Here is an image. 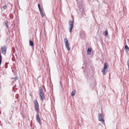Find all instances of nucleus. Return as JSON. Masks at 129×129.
<instances>
[{"label": "nucleus", "mask_w": 129, "mask_h": 129, "mask_svg": "<svg viewBox=\"0 0 129 129\" xmlns=\"http://www.w3.org/2000/svg\"><path fill=\"white\" fill-rule=\"evenodd\" d=\"M98 120L103 124H105V121L104 120V117L102 114H99L98 115Z\"/></svg>", "instance_id": "2"}, {"label": "nucleus", "mask_w": 129, "mask_h": 129, "mask_svg": "<svg viewBox=\"0 0 129 129\" xmlns=\"http://www.w3.org/2000/svg\"><path fill=\"white\" fill-rule=\"evenodd\" d=\"M1 8L2 7V5H1Z\"/></svg>", "instance_id": "24"}, {"label": "nucleus", "mask_w": 129, "mask_h": 129, "mask_svg": "<svg viewBox=\"0 0 129 129\" xmlns=\"http://www.w3.org/2000/svg\"><path fill=\"white\" fill-rule=\"evenodd\" d=\"M39 11H40V13L43 12L42 10H40Z\"/></svg>", "instance_id": "21"}, {"label": "nucleus", "mask_w": 129, "mask_h": 129, "mask_svg": "<svg viewBox=\"0 0 129 129\" xmlns=\"http://www.w3.org/2000/svg\"><path fill=\"white\" fill-rule=\"evenodd\" d=\"M77 1V3H78V2H78V1Z\"/></svg>", "instance_id": "25"}, {"label": "nucleus", "mask_w": 129, "mask_h": 129, "mask_svg": "<svg viewBox=\"0 0 129 129\" xmlns=\"http://www.w3.org/2000/svg\"><path fill=\"white\" fill-rule=\"evenodd\" d=\"M64 41L66 48L68 51H69L70 49L71 48L69 46V44L68 43V41L67 38H66L64 39Z\"/></svg>", "instance_id": "3"}, {"label": "nucleus", "mask_w": 129, "mask_h": 129, "mask_svg": "<svg viewBox=\"0 0 129 129\" xmlns=\"http://www.w3.org/2000/svg\"><path fill=\"white\" fill-rule=\"evenodd\" d=\"M40 14L41 16L42 17H44V14H43V12H40Z\"/></svg>", "instance_id": "16"}, {"label": "nucleus", "mask_w": 129, "mask_h": 129, "mask_svg": "<svg viewBox=\"0 0 129 129\" xmlns=\"http://www.w3.org/2000/svg\"><path fill=\"white\" fill-rule=\"evenodd\" d=\"M103 34L104 35H105V36H106L108 34V31L107 30H106L104 32Z\"/></svg>", "instance_id": "10"}, {"label": "nucleus", "mask_w": 129, "mask_h": 129, "mask_svg": "<svg viewBox=\"0 0 129 129\" xmlns=\"http://www.w3.org/2000/svg\"><path fill=\"white\" fill-rule=\"evenodd\" d=\"M125 48L127 51H128L129 50V48L128 46L127 45H126L125 46Z\"/></svg>", "instance_id": "13"}, {"label": "nucleus", "mask_w": 129, "mask_h": 129, "mask_svg": "<svg viewBox=\"0 0 129 129\" xmlns=\"http://www.w3.org/2000/svg\"><path fill=\"white\" fill-rule=\"evenodd\" d=\"M75 91H72L71 93V95L72 96H74L75 94Z\"/></svg>", "instance_id": "11"}, {"label": "nucleus", "mask_w": 129, "mask_h": 129, "mask_svg": "<svg viewBox=\"0 0 129 129\" xmlns=\"http://www.w3.org/2000/svg\"><path fill=\"white\" fill-rule=\"evenodd\" d=\"M91 49L90 48H88L87 52L88 54V55H90V52H91Z\"/></svg>", "instance_id": "9"}, {"label": "nucleus", "mask_w": 129, "mask_h": 129, "mask_svg": "<svg viewBox=\"0 0 129 129\" xmlns=\"http://www.w3.org/2000/svg\"><path fill=\"white\" fill-rule=\"evenodd\" d=\"M74 20L70 21L69 22V30L70 33L71 32L72 30L74 25Z\"/></svg>", "instance_id": "4"}, {"label": "nucleus", "mask_w": 129, "mask_h": 129, "mask_svg": "<svg viewBox=\"0 0 129 129\" xmlns=\"http://www.w3.org/2000/svg\"><path fill=\"white\" fill-rule=\"evenodd\" d=\"M39 11L42 10V9H41V8H39Z\"/></svg>", "instance_id": "22"}, {"label": "nucleus", "mask_w": 129, "mask_h": 129, "mask_svg": "<svg viewBox=\"0 0 129 129\" xmlns=\"http://www.w3.org/2000/svg\"><path fill=\"white\" fill-rule=\"evenodd\" d=\"M127 64L128 66V70L129 71V58H128V60L127 62Z\"/></svg>", "instance_id": "14"}, {"label": "nucleus", "mask_w": 129, "mask_h": 129, "mask_svg": "<svg viewBox=\"0 0 129 129\" xmlns=\"http://www.w3.org/2000/svg\"><path fill=\"white\" fill-rule=\"evenodd\" d=\"M35 107L36 108V109L35 110L38 113H39V105L37 101L36 102H35Z\"/></svg>", "instance_id": "7"}, {"label": "nucleus", "mask_w": 129, "mask_h": 129, "mask_svg": "<svg viewBox=\"0 0 129 129\" xmlns=\"http://www.w3.org/2000/svg\"><path fill=\"white\" fill-rule=\"evenodd\" d=\"M3 8L4 9V10H5L6 9V8H7V7L6 6H4L3 7Z\"/></svg>", "instance_id": "17"}, {"label": "nucleus", "mask_w": 129, "mask_h": 129, "mask_svg": "<svg viewBox=\"0 0 129 129\" xmlns=\"http://www.w3.org/2000/svg\"><path fill=\"white\" fill-rule=\"evenodd\" d=\"M29 45L33 46L34 45V44L33 42L31 41L30 40H29Z\"/></svg>", "instance_id": "12"}, {"label": "nucleus", "mask_w": 129, "mask_h": 129, "mask_svg": "<svg viewBox=\"0 0 129 129\" xmlns=\"http://www.w3.org/2000/svg\"><path fill=\"white\" fill-rule=\"evenodd\" d=\"M17 79V78L16 77V76L15 78H12V79H15V80H16Z\"/></svg>", "instance_id": "18"}, {"label": "nucleus", "mask_w": 129, "mask_h": 129, "mask_svg": "<svg viewBox=\"0 0 129 129\" xmlns=\"http://www.w3.org/2000/svg\"><path fill=\"white\" fill-rule=\"evenodd\" d=\"M36 119L37 122L39 123V124L41 125V121L39 115L38 114H37L36 115Z\"/></svg>", "instance_id": "8"}, {"label": "nucleus", "mask_w": 129, "mask_h": 129, "mask_svg": "<svg viewBox=\"0 0 129 129\" xmlns=\"http://www.w3.org/2000/svg\"><path fill=\"white\" fill-rule=\"evenodd\" d=\"M80 11H83V9L82 8H80Z\"/></svg>", "instance_id": "19"}, {"label": "nucleus", "mask_w": 129, "mask_h": 129, "mask_svg": "<svg viewBox=\"0 0 129 129\" xmlns=\"http://www.w3.org/2000/svg\"><path fill=\"white\" fill-rule=\"evenodd\" d=\"M40 96V97L41 100H43L44 99V95L43 90L41 87H40L39 89Z\"/></svg>", "instance_id": "1"}, {"label": "nucleus", "mask_w": 129, "mask_h": 129, "mask_svg": "<svg viewBox=\"0 0 129 129\" xmlns=\"http://www.w3.org/2000/svg\"><path fill=\"white\" fill-rule=\"evenodd\" d=\"M81 4V2H79V4H78V5H79V4Z\"/></svg>", "instance_id": "23"}, {"label": "nucleus", "mask_w": 129, "mask_h": 129, "mask_svg": "<svg viewBox=\"0 0 129 129\" xmlns=\"http://www.w3.org/2000/svg\"><path fill=\"white\" fill-rule=\"evenodd\" d=\"M5 24L6 27L8 28V22H5Z\"/></svg>", "instance_id": "15"}, {"label": "nucleus", "mask_w": 129, "mask_h": 129, "mask_svg": "<svg viewBox=\"0 0 129 129\" xmlns=\"http://www.w3.org/2000/svg\"><path fill=\"white\" fill-rule=\"evenodd\" d=\"M128 28H129V26L128 27Z\"/></svg>", "instance_id": "26"}, {"label": "nucleus", "mask_w": 129, "mask_h": 129, "mask_svg": "<svg viewBox=\"0 0 129 129\" xmlns=\"http://www.w3.org/2000/svg\"><path fill=\"white\" fill-rule=\"evenodd\" d=\"M38 8H41V7H40V4H38Z\"/></svg>", "instance_id": "20"}, {"label": "nucleus", "mask_w": 129, "mask_h": 129, "mask_svg": "<svg viewBox=\"0 0 129 129\" xmlns=\"http://www.w3.org/2000/svg\"><path fill=\"white\" fill-rule=\"evenodd\" d=\"M7 47L5 46H2L1 47V50L3 54H5L6 52Z\"/></svg>", "instance_id": "6"}, {"label": "nucleus", "mask_w": 129, "mask_h": 129, "mask_svg": "<svg viewBox=\"0 0 129 129\" xmlns=\"http://www.w3.org/2000/svg\"><path fill=\"white\" fill-rule=\"evenodd\" d=\"M108 66V64L107 63H105L104 64V66L103 70L102 71V72L104 75L107 72V67Z\"/></svg>", "instance_id": "5"}]
</instances>
